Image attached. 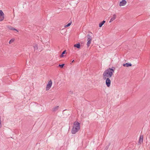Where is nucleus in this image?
<instances>
[{
    "label": "nucleus",
    "mask_w": 150,
    "mask_h": 150,
    "mask_svg": "<svg viewBox=\"0 0 150 150\" xmlns=\"http://www.w3.org/2000/svg\"><path fill=\"white\" fill-rule=\"evenodd\" d=\"M103 23L102 22L100 23L99 24V27H101L102 26V25H103Z\"/></svg>",
    "instance_id": "6ab92c4d"
},
{
    "label": "nucleus",
    "mask_w": 150,
    "mask_h": 150,
    "mask_svg": "<svg viewBox=\"0 0 150 150\" xmlns=\"http://www.w3.org/2000/svg\"><path fill=\"white\" fill-rule=\"evenodd\" d=\"M33 47L34 48L35 50H37L38 49V45H35L33 46Z\"/></svg>",
    "instance_id": "dca6fc26"
},
{
    "label": "nucleus",
    "mask_w": 150,
    "mask_h": 150,
    "mask_svg": "<svg viewBox=\"0 0 150 150\" xmlns=\"http://www.w3.org/2000/svg\"><path fill=\"white\" fill-rule=\"evenodd\" d=\"M66 51L65 50L62 52V54L60 55V57H62L64 56V55H63V54H65Z\"/></svg>",
    "instance_id": "4468645a"
},
{
    "label": "nucleus",
    "mask_w": 150,
    "mask_h": 150,
    "mask_svg": "<svg viewBox=\"0 0 150 150\" xmlns=\"http://www.w3.org/2000/svg\"><path fill=\"white\" fill-rule=\"evenodd\" d=\"M80 46H81V45H80V43L76 44L74 45V47H76L78 48H80Z\"/></svg>",
    "instance_id": "f8f14e48"
},
{
    "label": "nucleus",
    "mask_w": 150,
    "mask_h": 150,
    "mask_svg": "<svg viewBox=\"0 0 150 150\" xmlns=\"http://www.w3.org/2000/svg\"><path fill=\"white\" fill-rule=\"evenodd\" d=\"M7 27L10 30H15V31H17V32H18V30L17 29L13 28V27H12L11 26L8 25Z\"/></svg>",
    "instance_id": "1a4fd4ad"
},
{
    "label": "nucleus",
    "mask_w": 150,
    "mask_h": 150,
    "mask_svg": "<svg viewBox=\"0 0 150 150\" xmlns=\"http://www.w3.org/2000/svg\"><path fill=\"white\" fill-rule=\"evenodd\" d=\"M102 22L104 24L105 23V21L104 20Z\"/></svg>",
    "instance_id": "412c9836"
},
{
    "label": "nucleus",
    "mask_w": 150,
    "mask_h": 150,
    "mask_svg": "<svg viewBox=\"0 0 150 150\" xmlns=\"http://www.w3.org/2000/svg\"><path fill=\"white\" fill-rule=\"evenodd\" d=\"M87 37L88 38L87 45L88 47L90 46V44L91 43L92 38L89 34H88L87 35Z\"/></svg>",
    "instance_id": "7ed1b4c3"
},
{
    "label": "nucleus",
    "mask_w": 150,
    "mask_h": 150,
    "mask_svg": "<svg viewBox=\"0 0 150 150\" xmlns=\"http://www.w3.org/2000/svg\"><path fill=\"white\" fill-rule=\"evenodd\" d=\"M105 80H106L105 84L108 87H110V85L111 81L109 78H107L106 79H105Z\"/></svg>",
    "instance_id": "39448f33"
},
{
    "label": "nucleus",
    "mask_w": 150,
    "mask_h": 150,
    "mask_svg": "<svg viewBox=\"0 0 150 150\" xmlns=\"http://www.w3.org/2000/svg\"><path fill=\"white\" fill-rule=\"evenodd\" d=\"M116 15H115V14H114L113 15V17L112 18H111V19H110V20L109 21V22L110 23V22H112V21L116 18Z\"/></svg>",
    "instance_id": "9d476101"
},
{
    "label": "nucleus",
    "mask_w": 150,
    "mask_h": 150,
    "mask_svg": "<svg viewBox=\"0 0 150 150\" xmlns=\"http://www.w3.org/2000/svg\"><path fill=\"white\" fill-rule=\"evenodd\" d=\"M52 85V82L51 80L49 81L46 87V90H49L51 88Z\"/></svg>",
    "instance_id": "20e7f679"
},
{
    "label": "nucleus",
    "mask_w": 150,
    "mask_h": 150,
    "mask_svg": "<svg viewBox=\"0 0 150 150\" xmlns=\"http://www.w3.org/2000/svg\"><path fill=\"white\" fill-rule=\"evenodd\" d=\"M132 65L131 63H126L125 64H124L123 65V66L124 67H128L129 66H132Z\"/></svg>",
    "instance_id": "9b49d317"
},
{
    "label": "nucleus",
    "mask_w": 150,
    "mask_h": 150,
    "mask_svg": "<svg viewBox=\"0 0 150 150\" xmlns=\"http://www.w3.org/2000/svg\"><path fill=\"white\" fill-rule=\"evenodd\" d=\"M74 61V60H73L72 62H73Z\"/></svg>",
    "instance_id": "4be33fe9"
},
{
    "label": "nucleus",
    "mask_w": 150,
    "mask_h": 150,
    "mask_svg": "<svg viewBox=\"0 0 150 150\" xmlns=\"http://www.w3.org/2000/svg\"><path fill=\"white\" fill-rule=\"evenodd\" d=\"M80 123L75 121L74 123V126L71 130V133L74 134L76 133L80 129Z\"/></svg>",
    "instance_id": "f03ea898"
},
{
    "label": "nucleus",
    "mask_w": 150,
    "mask_h": 150,
    "mask_svg": "<svg viewBox=\"0 0 150 150\" xmlns=\"http://www.w3.org/2000/svg\"><path fill=\"white\" fill-rule=\"evenodd\" d=\"M2 127V125L1 124V117L0 116V128H1Z\"/></svg>",
    "instance_id": "aec40b11"
},
{
    "label": "nucleus",
    "mask_w": 150,
    "mask_h": 150,
    "mask_svg": "<svg viewBox=\"0 0 150 150\" xmlns=\"http://www.w3.org/2000/svg\"><path fill=\"white\" fill-rule=\"evenodd\" d=\"M127 3V1L125 0H122L121 1L119 5L120 6H123L125 5Z\"/></svg>",
    "instance_id": "0eeeda50"
},
{
    "label": "nucleus",
    "mask_w": 150,
    "mask_h": 150,
    "mask_svg": "<svg viewBox=\"0 0 150 150\" xmlns=\"http://www.w3.org/2000/svg\"><path fill=\"white\" fill-rule=\"evenodd\" d=\"M15 40V39L14 38H13L11 39L9 42V43L11 44V43L13 42Z\"/></svg>",
    "instance_id": "2eb2a0df"
},
{
    "label": "nucleus",
    "mask_w": 150,
    "mask_h": 150,
    "mask_svg": "<svg viewBox=\"0 0 150 150\" xmlns=\"http://www.w3.org/2000/svg\"><path fill=\"white\" fill-rule=\"evenodd\" d=\"M64 64H59V65L58 66L59 67H60L61 68H62L64 67Z\"/></svg>",
    "instance_id": "f3484780"
},
{
    "label": "nucleus",
    "mask_w": 150,
    "mask_h": 150,
    "mask_svg": "<svg viewBox=\"0 0 150 150\" xmlns=\"http://www.w3.org/2000/svg\"><path fill=\"white\" fill-rule=\"evenodd\" d=\"M71 22L68 23L67 25H66L65 26V27H68L69 26H70L71 25Z\"/></svg>",
    "instance_id": "a211bd4d"
},
{
    "label": "nucleus",
    "mask_w": 150,
    "mask_h": 150,
    "mask_svg": "<svg viewBox=\"0 0 150 150\" xmlns=\"http://www.w3.org/2000/svg\"><path fill=\"white\" fill-rule=\"evenodd\" d=\"M114 70L112 68H108L106 70L103 72V79L107 78H110L112 76Z\"/></svg>",
    "instance_id": "f257e3e1"
},
{
    "label": "nucleus",
    "mask_w": 150,
    "mask_h": 150,
    "mask_svg": "<svg viewBox=\"0 0 150 150\" xmlns=\"http://www.w3.org/2000/svg\"><path fill=\"white\" fill-rule=\"evenodd\" d=\"M58 108H59V106H56V107L52 109L53 111L54 112H55V111H57L58 110Z\"/></svg>",
    "instance_id": "ddd939ff"
},
{
    "label": "nucleus",
    "mask_w": 150,
    "mask_h": 150,
    "mask_svg": "<svg viewBox=\"0 0 150 150\" xmlns=\"http://www.w3.org/2000/svg\"><path fill=\"white\" fill-rule=\"evenodd\" d=\"M4 14L2 11L0 10V21H2L4 18Z\"/></svg>",
    "instance_id": "423d86ee"
},
{
    "label": "nucleus",
    "mask_w": 150,
    "mask_h": 150,
    "mask_svg": "<svg viewBox=\"0 0 150 150\" xmlns=\"http://www.w3.org/2000/svg\"><path fill=\"white\" fill-rule=\"evenodd\" d=\"M143 135H140L139 137V143L141 144L143 142Z\"/></svg>",
    "instance_id": "6e6552de"
}]
</instances>
